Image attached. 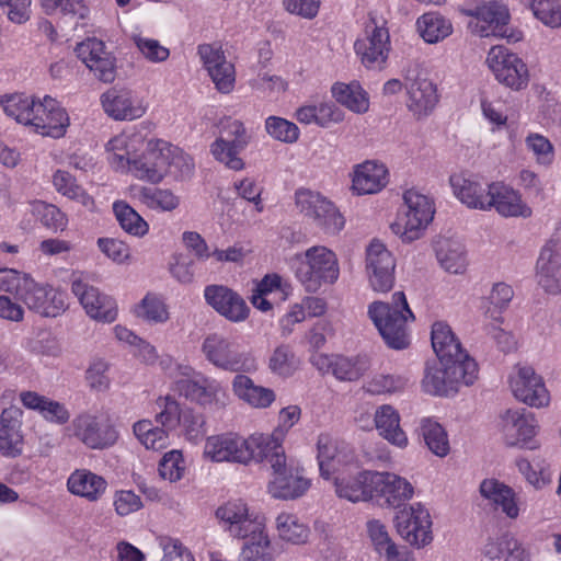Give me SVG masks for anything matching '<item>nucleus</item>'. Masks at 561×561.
Instances as JSON below:
<instances>
[{
    "mask_svg": "<svg viewBox=\"0 0 561 561\" xmlns=\"http://www.w3.org/2000/svg\"><path fill=\"white\" fill-rule=\"evenodd\" d=\"M194 169L193 160L180 148L164 140L150 139L140 156H136L127 169L135 178L152 184L165 175L188 176Z\"/></svg>",
    "mask_w": 561,
    "mask_h": 561,
    "instance_id": "f257e3e1",
    "label": "nucleus"
},
{
    "mask_svg": "<svg viewBox=\"0 0 561 561\" xmlns=\"http://www.w3.org/2000/svg\"><path fill=\"white\" fill-rule=\"evenodd\" d=\"M0 289L21 299L42 317H57L67 309L66 294L36 283L30 275L12 268H0Z\"/></svg>",
    "mask_w": 561,
    "mask_h": 561,
    "instance_id": "f03ea898",
    "label": "nucleus"
},
{
    "mask_svg": "<svg viewBox=\"0 0 561 561\" xmlns=\"http://www.w3.org/2000/svg\"><path fill=\"white\" fill-rule=\"evenodd\" d=\"M266 438L255 433L248 438L232 432L207 437L204 446V457L214 462H232L248 465L251 461H263L268 457Z\"/></svg>",
    "mask_w": 561,
    "mask_h": 561,
    "instance_id": "7ed1b4c3",
    "label": "nucleus"
},
{
    "mask_svg": "<svg viewBox=\"0 0 561 561\" xmlns=\"http://www.w3.org/2000/svg\"><path fill=\"white\" fill-rule=\"evenodd\" d=\"M295 276L308 293L333 285L340 276L336 254L323 245H314L295 254L290 260Z\"/></svg>",
    "mask_w": 561,
    "mask_h": 561,
    "instance_id": "20e7f679",
    "label": "nucleus"
},
{
    "mask_svg": "<svg viewBox=\"0 0 561 561\" xmlns=\"http://www.w3.org/2000/svg\"><path fill=\"white\" fill-rule=\"evenodd\" d=\"M392 300V305L381 301L373 302L368 308V314L386 344L394 350H403L409 345L407 323L413 320L414 316L404 293H394Z\"/></svg>",
    "mask_w": 561,
    "mask_h": 561,
    "instance_id": "39448f33",
    "label": "nucleus"
},
{
    "mask_svg": "<svg viewBox=\"0 0 561 561\" xmlns=\"http://www.w3.org/2000/svg\"><path fill=\"white\" fill-rule=\"evenodd\" d=\"M478 375L474 359L447 362L427 365L425 368L422 388L433 396H450L458 391L460 386H470Z\"/></svg>",
    "mask_w": 561,
    "mask_h": 561,
    "instance_id": "423d86ee",
    "label": "nucleus"
},
{
    "mask_svg": "<svg viewBox=\"0 0 561 561\" xmlns=\"http://www.w3.org/2000/svg\"><path fill=\"white\" fill-rule=\"evenodd\" d=\"M407 210L391 224L392 232L403 242L410 243L420 239L435 215L434 201L415 188L403 193Z\"/></svg>",
    "mask_w": 561,
    "mask_h": 561,
    "instance_id": "0eeeda50",
    "label": "nucleus"
},
{
    "mask_svg": "<svg viewBox=\"0 0 561 561\" xmlns=\"http://www.w3.org/2000/svg\"><path fill=\"white\" fill-rule=\"evenodd\" d=\"M181 378L174 389L180 396L203 408L224 409L229 400L225 387L215 378L195 371L190 366H179Z\"/></svg>",
    "mask_w": 561,
    "mask_h": 561,
    "instance_id": "6e6552de",
    "label": "nucleus"
},
{
    "mask_svg": "<svg viewBox=\"0 0 561 561\" xmlns=\"http://www.w3.org/2000/svg\"><path fill=\"white\" fill-rule=\"evenodd\" d=\"M466 15L473 18L469 23L471 33L480 37H501L508 42L516 43L523 38V33L508 27L511 19L508 8L505 3L492 0L467 10Z\"/></svg>",
    "mask_w": 561,
    "mask_h": 561,
    "instance_id": "1a4fd4ad",
    "label": "nucleus"
},
{
    "mask_svg": "<svg viewBox=\"0 0 561 561\" xmlns=\"http://www.w3.org/2000/svg\"><path fill=\"white\" fill-rule=\"evenodd\" d=\"M202 353L213 366L230 373H254L256 359L248 352L239 351L236 342L220 333H210L202 343Z\"/></svg>",
    "mask_w": 561,
    "mask_h": 561,
    "instance_id": "9d476101",
    "label": "nucleus"
},
{
    "mask_svg": "<svg viewBox=\"0 0 561 561\" xmlns=\"http://www.w3.org/2000/svg\"><path fill=\"white\" fill-rule=\"evenodd\" d=\"M295 205L300 215L327 234H337L345 226L339 208L320 192L298 188L295 192Z\"/></svg>",
    "mask_w": 561,
    "mask_h": 561,
    "instance_id": "9b49d317",
    "label": "nucleus"
},
{
    "mask_svg": "<svg viewBox=\"0 0 561 561\" xmlns=\"http://www.w3.org/2000/svg\"><path fill=\"white\" fill-rule=\"evenodd\" d=\"M67 431L71 437L92 450L111 448L119 437V433L110 417L89 411L77 414Z\"/></svg>",
    "mask_w": 561,
    "mask_h": 561,
    "instance_id": "f8f14e48",
    "label": "nucleus"
},
{
    "mask_svg": "<svg viewBox=\"0 0 561 561\" xmlns=\"http://www.w3.org/2000/svg\"><path fill=\"white\" fill-rule=\"evenodd\" d=\"M408 93V107L417 117L427 116L436 106L438 95L436 87L426 77L423 64L416 59L408 60L401 70Z\"/></svg>",
    "mask_w": 561,
    "mask_h": 561,
    "instance_id": "ddd939ff",
    "label": "nucleus"
},
{
    "mask_svg": "<svg viewBox=\"0 0 561 561\" xmlns=\"http://www.w3.org/2000/svg\"><path fill=\"white\" fill-rule=\"evenodd\" d=\"M273 470V480L268 484V492L275 499L294 500L304 495L310 488V480L305 478L302 470L293 462H287L284 450L270 453L264 458Z\"/></svg>",
    "mask_w": 561,
    "mask_h": 561,
    "instance_id": "4468645a",
    "label": "nucleus"
},
{
    "mask_svg": "<svg viewBox=\"0 0 561 561\" xmlns=\"http://www.w3.org/2000/svg\"><path fill=\"white\" fill-rule=\"evenodd\" d=\"M354 49L367 69H383L391 50L388 28L370 19L365 25L363 37L356 39Z\"/></svg>",
    "mask_w": 561,
    "mask_h": 561,
    "instance_id": "2eb2a0df",
    "label": "nucleus"
},
{
    "mask_svg": "<svg viewBox=\"0 0 561 561\" xmlns=\"http://www.w3.org/2000/svg\"><path fill=\"white\" fill-rule=\"evenodd\" d=\"M394 522L397 533L411 547L422 549L432 543V518L421 503H414L400 510Z\"/></svg>",
    "mask_w": 561,
    "mask_h": 561,
    "instance_id": "dca6fc26",
    "label": "nucleus"
},
{
    "mask_svg": "<svg viewBox=\"0 0 561 561\" xmlns=\"http://www.w3.org/2000/svg\"><path fill=\"white\" fill-rule=\"evenodd\" d=\"M396 259L387 247L373 240L365 251V275L376 293H388L394 285Z\"/></svg>",
    "mask_w": 561,
    "mask_h": 561,
    "instance_id": "f3484780",
    "label": "nucleus"
},
{
    "mask_svg": "<svg viewBox=\"0 0 561 561\" xmlns=\"http://www.w3.org/2000/svg\"><path fill=\"white\" fill-rule=\"evenodd\" d=\"M486 64L496 80L513 90H522L529 81L526 64L505 46H493L486 56Z\"/></svg>",
    "mask_w": 561,
    "mask_h": 561,
    "instance_id": "a211bd4d",
    "label": "nucleus"
},
{
    "mask_svg": "<svg viewBox=\"0 0 561 561\" xmlns=\"http://www.w3.org/2000/svg\"><path fill=\"white\" fill-rule=\"evenodd\" d=\"M31 121L28 126L35 133L51 138L64 137L70 125L67 111L49 95L36 101Z\"/></svg>",
    "mask_w": 561,
    "mask_h": 561,
    "instance_id": "6ab92c4d",
    "label": "nucleus"
},
{
    "mask_svg": "<svg viewBox=\"0 0 561 561\" xmlns=\"http://www.w3.org/2000/svg\"><path fill=\"white\" fill-rule=\"evenodd\" d=\"M514 397L533 408H545L550 403V394L541 376L531 366L517 365L510 377Z\"/></svg>",
    "mask_w": 561,
    "mask_h": 561,
    "instance_id": "aec40b11",
    "label": "nucleus"
},
{
    "mask_svg": "<svg viewBox=\"0 0 561 561\" xmlns=\"http://www.w3.org/2000/svg\"><path fill=\"white\" fill-rule=\"evenodd\" d=\"M317 450L320 474L324 479H330L332 474L342 472L346 467L354 466L355 455L353 449L329 434L319 435Z\"/></svg>",
    "mask_w": 561,
    "mask_h": 561,
    "instance_id": "412c9836",
    "label": "nucleus"
},
{
    "mask_svg": "<svg viewBox=\"0 0 561 561\" xmlns=\"http://www.w3.org/2000/svg\"><path fill=\"white\" fill-rule=\"evenodd\" d=\"M204 297L210 307L230 322L240 323L249 318L250 308L245 300L227 286H206Z\"/></svg>",
    "mask_w": 561,
    "mask_h": 561,
    "instance_id": "4be33fe9",
    "label": "nucleus"
},
{
    "mask_svg": "<svg viewBox=\"0 0 561 561\" xmlns=\"http://www.w3.org/2000/svg\"><path fill=\"white\" fill-rule=\"evenodd\" d=\"M216 517L222 528L234 538H245L264 525L249 514V507L242 500H232L216 510Z\"/></svg>",
    "mask_w": 561,
    "mask_h": 561,
    "instance_id": "5701e85b",
    "label": "nucleus"
},
{
    "mask_svg": "<svg viewBox=\"0 0 561 561\" xmlns=\"http://www.w3.org/2000/svg\"><path fill=\"white\" fill-rule=\"evenodd\" d=\"M71 291L92 319L103 322H113L116 319L115 301L107 295L100 293L96 287L76 278L71 283Z\"/></svg>",
    "mask_w": 561,
    "mask_h": 561,
    "instance_id": "b1692460",
    "label": "nucleus"
},
{
    "mask_svg": "<svg viewBox=\"0 0 561 561\" xmlns=\"http://www.w3.org/2000/svg\"><path fill=\"white\" fill-rule=\"evenodd\" d=\"M538 423L534 413L519 410H507L502 415V430L506 444L510 446L523 445L529 449L537 448L531 438L537 434Z\"/></svg>",
    "mask_w": 561,
    "mask_h": 561,
    "instance_id": "393cba45",
    "label": "nucleus"
},
{
    "mask_svg": "<svg viewBox=\"0 0 561 561\" xmlns=\"http://www.w3.org/2000/svg\"><path fill=\"white\" fill-rule=\"evenodd\" d=\"M77 56L94 73L106 83L113 82L116 77L115 58L105 50V45L98 38H88L76 47Z\"/></svg>",
    "mask_w": 561,
    "mask_h": 561,
    "instance_id": "a878e982",
    "label": "nucleus"
},
{
    "mask_svg": "<svg viewBox=\"0 0 561 561\" xmlns=\"http://www.w3.org/2000/svg\"><path fill=\"white\" fill-rule=\"evenodd\" d=\"M198 55L216 89L221 93L231 92L234 88L236 71L234 66L226 59L224 51L219 47L204 44L198 47Z\"/></svg>",
    "mask_w": 561,
    "mask_h": 561,
    "instance_id": "bb28decb",
    "label": "nucleus"
},
{
    "mask_svg": "<svg viewBox=\"0 0 561 561\" xmlns=\"http://www.w3.org/2000/svg\"><path fill=\"white\" fill-rule=\"evenodd\" d=\"M490 198L486 202L485 210L495 209V211L505 218L531 216V208L522 198L519 192L502 182L489 184Z\"/></svg>",
    "mask_w": 561,
    "mask_h": 561,
    "instance_id": "cd10ccee",
    "label": "nucleus"
},
{
    "mask_svg": "<svg viewBox=\"0 0 561 561\" xmlns=\"http://www.w3.org/2000/svg\"><path fill=\"white\" fill-rule=\"evenodd\" d=\"M538 284L545 291L561 294V241H549L536 264Z\"/></svg>",
    "mask_w": 561,
    "mask_h": 561,
    "instance_id": "c85d7f7f",
    "label": "nucleus"
},
{
    "mask_svg": "<svg viewBox=\"0 0 561 561\" xmlns=\"http://www.w3.org/2000/svg\"><path fill=\"white\" fill-rule=\"evenodd\" d=\"M104 112L116 121H133L141 117L147 107L127 89L112 88L101 95Z\"/></svg>",
    "mask_w": 561,
    "mask_h": 561,
    "instance_id": "c756f323",
    "label": "nucleus"
},
{
    "mask_svg": "<svg viewBox=\"0 0 561 561\" xmlns=\"http://www.w3.org/2000/svg\"><path fill=\"white\" fill-rule=\"evenodd\" d=\"M479 492L495 510L501 511L510 519H516L519 516V497L504 482L494 478H486L481 481Z\"/></svg>",
    "mask_w": 561,
    "mask_h": 561,
    "instance_id": "7c9ffc66",
    "label": "nucleus"
},
{
    "mask_svg": "<svg viewBox=\"0 0 561 561\" xmlns=\"http://www.w3.org/2000/svg\"><path fill=\"white\" fill-rule=\"evenodd\" d=\"M23 411L15 405L2 410L0 414V453L15 458L23 451Z\"/></svg>",
    "mask_w": 561,
    "mask_h": 561,
    "instance_id": "2f4dec72",
    "label": "nucleus"
},
{
    "mask_svg": "<svg viewBox=\"0 0 561 561\" xmlns=\"http://www.w3.org/2000/svg\"><path fill=\"white\" fill-rule=\"evenodd\" d=\"M348 474H340L335 478V492L339 497L350 502L367 501L373 499V471L358 470L354 465L346 467Z\"/></svg>",
    "mask_w": 561,
    "mask_h": 561,
    "instance_id": "473e14b6",
    "label": "nucleus"
},
{
    "mask_svg": "<svg viewBox=\"0 0 561 561\" xmlns=\"http://www.w3.org/2000/svg\"><path fill=\"white\" fill-rule=\"evenodd\" d=\"M373 497L381 496L393 507L400 506L413 496L412 484L397 474L389 472H374L371 476Z\"/></svg>",
    "mask_w": 561,
    "mask_h": 561,
    "instance_id": "72a5a7b5",
    "label": "nucleus"
},
{
    "mask_svg": "<svg viewBox=\"0 0 561 561\" xmlns=\"http://www.w3.org/2000/svg\"><path fill=\"white\" fill-rule=\"evenodd\" d=\"M248 373L237 374L231 382L233 394L253 409H267L276 400L273 389L256 385Z\"/></svg>",
    "mask_w": 561,
    "mask_h": 561,
    "instance_id": "f704fd0d",
    "label": "nucleus"
},
{
    "mask_svg": "<svg viewBox=\"0 0 561 561\" xmlns=\"http://www.w3.org/2000/svg\"><path fill=\"white\" fill-rule=\"evenodd\" d=\"M455 196L467 207L485 210L490 198L489 184L483 185L473 176L462 173L453 174L449 179Z\"/></svg>",
    "mask_w": 561,
    "mask_h": 561,
    "instance_id": "c9c22d12",
    "label": "nucleus"
},
{
    "mask_svg": "<svg viewBox=\"0 0 561 561\" xmlns=\"http://www.w3.org/2000/svg\"><path fill=\"white\" fill-rule=\"evenodd\" d=\"M432 346L439 360L456 362L472 359L462 348L450 327L442 321L432 325Z\"/></svg>",
    "mask_w": 561,
    "mask_h": 561,
    "instance_id": "e433bc0d",
    "label": "nucleus"
},
{
    "mask_svg": "<svg viewBox=\"0 0 561 561\" xmlns=\"http://www.w3.org/2000/svg\"><path fill=\"white\" fill-rule=\"evenodd\" d=\"M144 144L140 134L122 133L114 136L106 145L108 161L116 171H127L136 151Z\"/></svg>",
    "mask_w": 561,
    "mask_h": 561,
    "instance_id": "4c0bfd02",
    "label": "nucleus"
},
{
    "mask_svg": "<svg viewBox=\"0 0 561 561\" xmlns=\"http://www.w3.org/2000/svg\"><path fill=\"white\" fill-rule=\"evenodd\" d=\"M388 183V170L381 163L365 161L354 170L352 188L358 195L376 194Z\"/></svg>",
    "mask_w": 561,
    "mask_h": 561,
    "instance_id": "58836bf2",
    "label": "nucleus"
},
{
    "mask_svg": "<svg viewBox=\"0 0 561 561\" xmlns=\"http://www.w3.org/2000/svg\"><path fill=\"white\" fill-rule=\"evenodd\" d=\"M378 434L393 446L404 448L408 446V436L400 426V415L391 405L379 407L374 416Z\"/></svg>",
    "mask_w": 561,
    "mask_h": 561,
    "instance_id": "ea45409f",
    "label": "nucleus"
},
{
    "mask_svg": "<svg viewBox=\"0 0 561 561\" xmlns=\"http://www.w3.org/2000/svg\"><path fill=\"white\" fill-rule=\"evenodd\" d=\"M107 488V482L88 469L75 470L67 480V489L77 496L88 501H98Z\"/></svg>",
    "mask_w": 561,
    "mask_h": 561,
    "instance_id": "a19ab883",
    "label": "nucleus"
},
{
    "mask_svg": "<svg viewBox=\"0 0 561 561\" xmlns=\"http://www.w3.org/2000/svg\"><path fill=\"white\" fill-rule=\"evenodd\" d=\"M319 359L331 368L332 374L339 380L343 381H354L359 379L370 366L367 356L346 357L336 355L332 358L320 356Z\"/></svg>",
    "mask_w": 561,
    "mask_h": 561,
    "instance_id": "79ce46f5",
    "label": "nucleus"
},
{
    "mask_svg": "<svg viewBox=\"0 0 561 561\" xmlns=\"http://www.w3.org/2000/svg\"><path fill=\"white\" fill-rule=\"evenodd\" d=\"M483 554L491 561H527V554L522 543L510 534L489 540Z\"/></svg>",
    "mask_w": 561,
    "mask_h": 561,
    "instance_id": "37998d69",
    "label": "nucleus"
},
{
    "mask_svg": "<svg viewBox=\"0 0 561 561\" xmlns=\"http://www.w3.org/2000/svg\"><path fill=\"white\" fill-rule=\"evenodd\" d=\"M243 539L245 541L241 547L238 561H276L277 554L265 531V527Z\"/></svg>",
    "mask_w": 561,
    "mask_h": 561,
    "instance_id": "c03bdc74",
    "label": "nucleus"
},
{
    "mask_svg": "<svg viewBox=\"0 0 561 561\" xmlns=\"http://www.w3.org/2000/svg\"><path fill=\"white\" fill-rule=\"evenodd\" d=\"M435 251L440 266L446 272L461 274L466 271L467 259L460 242L442 238L436 242Z\"/></svg>",
    "mask_w": 561,
    "mask_h": 561,
    "instance_id": "a18cd8bd",
    "label": "nucleus"
},
{
    "mask_svg": "<svg viewBox=\"0 0 561 561\" xmlns=\"http://www.w3.org/2000/svg\"><path fill=\"white\" fill-rule=\"evenodd\" d=\"M419 433L427 448L437 457L444 458L450 451L447 432L434 419L424 417L420 421Z\"/></svg>",
    "mask_w": 561,
    "mask_h": 561,
    "instance_id": "49530a36",
    "label": "nucleus"
},
{
    "mask_svg": "<svg viewBox=\"0 0 561 561\" xmlns=\"http://www.w3.org/2000/svg\"><path fill=\"white\" fill-rule=\"evenodd\" d=\"M421 37L428 44H436L453 33V24L445 16L430 12L421 15L416 21Z\"/></svg>",
    "mask_w": 561,
    "mask_h": 561,
    "instance_id": "de8ad7c7",
    "label": "nucleus"
},
{
    "mask_svg": "<svg viewBox=\"0 0 561 561\" xmlns=\"http://www.w3.org/2000/svg\"><path fill=\"white\" fill-rule=\"evenodd\" d=\"M332 94L339 103L352 112L365 113L368 111V94L356 81L348 84L340 82L335 83L332 87Z\"/></svg>",
    "mask_w": 561,
    "mask_h": 561,
    "instance_id": "09e8293b",
    "label": "nucleus"
},
{
    "mask_svg": "<svg viewBox=\"0 0 561 561\" xmlns=\"http://www.w3.org/2000/svg\"><path fill=\"white\" fill-rule=\"evenodd\" d=\"M275 528L280 540L293 545L307 542L310 534L309 527L298 516L287 512L277 515Z\"/></svg>",
    "mask_w": 561,
    "mask_h": 561,
    "instance_id": "8fccbe9b",
    "label": "nucleus"
},
{
    "mask_svg": "<svg viewBox=\"0 0 561 561\" xmlns=\"http://www.w3.org/2000/svg\"><path fill=\"white\" fill-rule=\"evenodd\" d=\"M300 413L301 411L298 405H288L279 411L277 427L271 435L263 434V437L266 438L265 451L268 455L270 453H278V450H284L282 443L288 431L299 421Z\"/></svg>",
    "mask_w": 561,
    "mask_h": 561,
    "instance_id": "3c124183",
    "label": "nucleus"
},
{
    "mask_svg": "<svg viewBox=\"0 0 561 561\" xmlns=\"http://www.w3.org/2000/svg\"><path fill=\"white\" fill-rule=\"evenodd\" d=\"M137 318L149 323H164L169 320V308L163 297L156 293H147L134 308Z\"/></svg>",
    "mask_w": 561,
    "mask_h": 561,
    "instance_id": "603ef678",
    "label": "nucleus"
},
{
    "mask_svg": "<svg viewBox=\"0 0 561 561\" xmlns=\"http://www.w3.org/2000/svg\"><path fill=\"white\" fill-rule=\"evenodd\" d=\"M35 104L36 100L34 98L22 93L0 96V105L4 113L25 126H28L30 122H32L31 117L33 115Z\"/></svg>",
    "mask_w": 561,
    "mask_h": 561,
    "instance_id": "864d4df0",
    "label": "nucleus"
},
{
    "mask_svg": "<svg viewBox=\"0 0 561 561\" xmlns=\"http://www.w3.org/2000/svg\"><path fill=\"white\" fill-rule=\"evenodd\" d=\"M138 199L150 209L172 211L180 206L181 199L169 188L142 186L137 192Z\"/></svg>",
    "mask_w": 561,
    "mask_h": 561,
    "instance_id": "5fc2aeb1",
    "label": "nucleus"
},
{
    "mask_svg": "<svg viewBox=\"0 0 561 561\" xmlns=\"http://www.w3.org/2000/svg\"><path fill=\"white\" fill-rule=\"evenodd\" d=\"M113 211L122 229L135 237H144L149 230L148 222L126 202L113 204Z\"/></svg>",
    "mask_w": 561,
    "mask_h": 561,
    "instance_id": "6e6d98bb",
    "label": "nucleus"
},
{
    "mask_svg": "<svg viewBox=\"0 0 561 561\" xmlns=\"http://www.w3.org/2000/svg\"><path fill=\"white\" fill-rule=\"evenodd\" d=\"M53 183L55 188L62 195L78 202L87 209H93V198L77 184L76 179L69 172L57 170L53 176Z\"/></svg>",
    "mask_w": 561,
    "mask_h": 561,
    "instance_id": "4d7b16f0",
    "label": "nucleus"
},
{
    "mask_svg": "<svg viewBox=\"0 0 561 561\" xmlns=\"http://www.w3.org/2000/svg\"><path fill=\"white\" fill-rule=\"evenodd\" d=\"M243 150H245V148L218 137L210 145V153L214 159L233 171L244 169L245 163L240 156Z\"/></svg>",
    "mask_w": 561,
    "mask_h": 561,
    "instance_id": "13d9d810",
    "label": "nucleus"
},
{
    "mask_svg": "<svg viewBox=\"0 0 561 561\" xmlns=\"http://www.w3.org/2000/svg\"><path fill=\"white\" fill-rule=\"evenodd\" d=\"M134 434L138 440L147 448L160 450L168 446L169 435L165 427L153 426L149 420H141L134 424Z\"/></svg>",
    "mask_w": 561,
    "mask_h": 561,
    "instance_id": "bf43d9fd",
    "label": "nucleus"
},
{
    "mask_svg": "<svg viewBox=\"0 0 561 561\" xmlns=\"http://www.w3.org/2000/svg\"><path fill=\"white\" fill-rule=\"evenodd\" d=\"M299 365L300 359L296 356L293 348L285 344L277 346L268 360V367L272 373L284 377L291 376L299 368Z\"/></svg>",
    "mask_w": 561,
    "mask_h": 561,
    "instance_id": "052dcab7",
    "label": "nucleus"
},
{
    "mask_svg": "<svg viewBox=\"0 0 561 561\" xmlns=\"http://www.w3.org/2000/svg\"><path fill=\"white\" fill-rule=\"evenodd\" d=\"M513 297L514 290L508 284L495 283L488 296V301L491 306L486 308L485 316L493 321L501 322L499 314L508 307Z\"/></svg>",
    "mask_w": 561,
    "mask_h": 561,
    "instance_id": "680f3d73",
    "label": "nucleus"
},
{
    "mask_svg": "<svg viewBox=\"0 0 561 561\" xmlns=\"http://www.w3.org/2000/svg\"><path fill=\"white\" fill-rule=\"evenodd\" d=\"M528 4L534 15L543 24L558 27L561 25V5L558 0H522Z\"/></svg>",
    "mask_w": 561,
    "mask_h": 561,
    "instance_id": "e2e57ef3",
    "label": "nucleus"
},
{
    "mask_svg": "<svg viewBox=\"0 0 561 561\" xmlns=\"http://www.w3.org/2000/svg\"><path fill=\"white\" fill-rule=\"evenodd\" d=\"M265 129L272 138L285 144H294L299 139L300 131L298 126L278 116L267 117Z\"/></svg>",
    "mask_w": 561,
    "mask_h": 561,
    "instance_id": "0e129e2a",
    "label": "nucleus"
},
{
    "mask_svg": "<svg viewBox=\"0 0 561 561\" xmlns=\"http://www.w3.org/2000/svg\"><path fill=\"white\" fill-rule=\"evenodd\" d=\"M159 411L156 414V421L167 430L175 428L182 417V411L179 402L171 396L159 397L156 401Z\"/></svg>",
    "mask_w": 561,
    "mask_h": 561,
    "instance_id": "69168bd1",
    "label": "nucleus"
},
{
    "mask_svg": "<svg viewBox=\"0 0 561 561\" xmlns=\"http://www.w3.org/2000/svg\"><path fill=\"white\" fill-rule=\"evenodd\" d=\"M516 466L518 471L535 488H541L549 482L550 474L548 472V466L543 459H534L533 461H529L525 458H518L516 460Z\"/></svg>",
    "mask_w": 561,
    "mask_h": 561,
    "instance_id": "338daca9",
    "label": "nucleus"
},
{
    "mask_svg": "<svg viewBox=\"0 0 561 561\" xmlns=\"http://www.w3.org/2000/svg\"><path fill=\"white\" fill-rule=\"evenodd\" d=\"M367 533L376 551L387 558L399 547L390 538L386 526L377 519L367 522Z\"/></svg>",
    "mask_w": 561,
    "mask_h": 561,
    "instance_id": "774afa93",
    "label": "nucleus"
}]
</instances>
